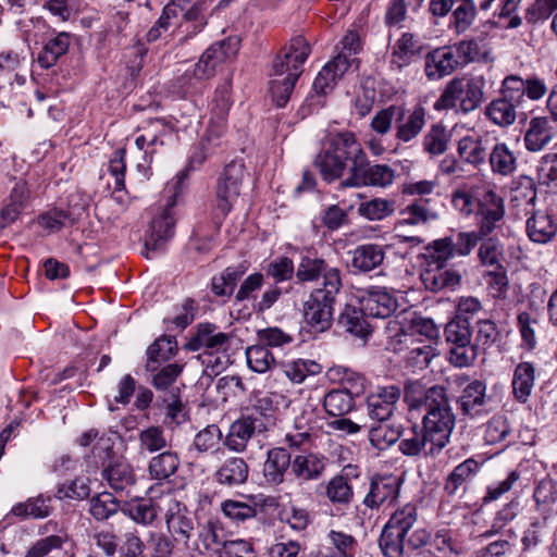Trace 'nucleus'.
<instances>
[{
	"label": "nucleus",
	"instance_id": "e433bc0d",
	"mask_svg": "<svg viewBox=\"0 0 557 557\" xmlns=\"http://www.w3.org/2000/svg\"><path fill=\"white\" fill-rule=\"evenodd\" d=\"M479 189L472 188L470 191L458 190L453 196V203L456 209L465 214L478 212L482 216V225L487 220L484 202L479 197Z\"/></svg>",
	"mask_w": 557,
	"mask_h": 557
},
{
	"label": "nucleus",
	"instance_id": "49530a36",
	"mask_svg": "<svg viewBox=\"0 0 557 557\" xmlns=\"http://www.w3.org/2000/svg\"><path fill=\"white\" fill-rule=\"evenodd\" d=\"M223 433L216 424H210L199 431L193 445L199 453H215L220 450Z\"/></svg>",
	"mask_w": 557,
	"mask_h": 557
},
{
	"label": "nucleus",
	"instance_id": "b1692460",
	"mask_svg": "<svg viewBox=\"0 0 557 557\" xmlns=\"http://www.w3.org/2000/svg\"><path fill=\"white\" fill-rule=\"evenodd\" d=\"M350 253V265L357 272H370L381 265L385 258L384 248L376 244L360 245Z\"/></svg>",
	"mask_w": 557,
	"mask_h": 557
},
{
	"label": "nucleus",
	"instance_id": "338daca9",
	"mask_svg": "<svg viewBox=\"0 0 557 557\" xmlns=\"http://www.w3.org/2000/svg\"><path fill=\"white\" fill-rule=\"evenodd\" d=\"M150 557H171L174 549L173 540L162 533H150L146 542Z\"/></svg>",
	"mask_w": 557,
	"mask_h": 557
},
{
	"label": "nucleus",
	"instance_id": "7ed1b4c3",
	"mask_svg": "<svg viewBox=\"0 0 557 557\" xmlns=\"http://www.w3.org/2000/svg\"><path fill=\"white\" fill-rule=\"evenodd\" d=\"M310 51L305 38L295 37L273 60L269 91L277 107H285L289 100Z\"/></svg>",
	"mask_w": 557,
	"mask_h": 557
},
{
	"label": "nucleus",
	"instance_id": "bb28decb",
	"mask_svg": "<svg viewBox=\"0 0 557 557\" xmlns=\"http://www.w3.org/2000/svg\"><path fill=\"white\" fill-rule=\"evenodd\" d=\"M326 375L332 382L341 384L342 391L349 393L355 398L364 392V377L351 369L334 366L327 370Z\"/></svg>",
	"mask_w": 557,
	"mask_h": 557
},
{
	"label": "nucleus",
	"instance_id": "052dcab7",
	"mask_svg": "<svg viewBox=\"0 0 557 557\" xmlns=\"http://www.w3.org/2000/svg\"><path fill=\"white\" fill-rule=\"evenodd\" d=\"M75 219L71 213L63 210H50L38 216V224L48 231V233H54L60 231L62 227L74 224Z\"/></svg>",
	"mask_w": 557,
	"mask_h": 557
},
{
	"label": "nucleus",
	"instance_id": "4468645a",
	"mask_svg": "<svg viewBox=\"0 0 557 557\" xmlns=\"http://www.w3.org/2000/svg\"><path fill=\"white\" fill-rule=\"evenodd\" d=\"M420 276L424 286L432 292L455 288L460 282V275L456 271L448 268L446 262L434 258H424Z\"/></svg>",
	"mask_w": 557,
	"mask_h": 557
},
{
	"label": "nucleus",
	"instance_id": "09e8293b",
	"mask_svg": "<svg viewBox=\"0 0 557 557\" xmlns=\"http://www.w3.org/2000/svg\"><path fill=\"white\" fill-rule=\"evenodd\" d=\"M248 367L257 373H265L275 363L274 356L264 345H253L247 348Z\"/></svg>",
	"mask_w": 557,
	"mask_h": 557
},
{
	"label": "nucleus",
	"instance_id": "e2e57ef3",
	"mask_svg": "<svg viewBox=\"0 0 557 557\" xmlns=\"http://www.w3.org/2000/svg\"><path fill=\"white\" fill-rule=\"evenodd\" d=\"M65 543V537L59 534L49 535L34 542L24 557H47L51 552L59 550Z\"/></svg>",
	"mask_w": 557,
	"mask_h": 557
},
{
	"label": "nucleus",
	"instance_id": "412c9836",
	"mask_svg": "<svg viewBox=\"0 0 557 557\" xmlns=\"http://www.w3.org/2000/svg\"><path fill=\"white\" fill-rule=\"evenodd\" d=\"M249 476V466L242 457H228L216 469L214 478L220 485L236 487L245 484Z\"/></svg>",
	"mask_w": 557,
	"mask_h": 557
},
{
	"label": "nucleus",
	"instance_id": "de8ad7c7",
	"mask_svg": "<svg viewBox=\"0 0 557 557\" xmlns=\"http://www.w3.org/2000/svg\"><path fill=\"white\" fill-rule=\"evenodd\" d=\"M11 513L22 519H41L50 515V507L47 500L39 496L28 498L24 503L14 505L11 509Z\"/></svg>",
	"mask_w": 557,
	"mask_h": 557
},
{
	"label": "nucleus",
	"instance_id": "bf43d9fd",
	"mask_svg": "<svg viewBox=\"0 0 557 557\" xmlns=\"http://www.w3.org/2000/svg\"><path fill=\"white\" fill-rule=\"evenodd\" d=\"M445 339L454 345L470 344L469 322L461 315L450 320L444 330Z\"/></svg>",
	"mask_w": 557,
	"mask_h": 557
},
{
	"label": "nucleus",
	"instance_id": "ddd939ff",
	"mask_svg": "<svg viewBox=\"0 0 557 557\" xmlns=\"http://www.w3.org/2000/svg\"><path fill=\"white\" fill-rule=\"evenodd\" d=\"M395 171L386 164L367 166V156L360 166L350 168V176L342 182L344 187L377 186L386 187L393 183Z\"/></svg>",
	"mask_w": 557,
	"mask_h": 557
},
{
	"label": "nucleus",
	"instance_id": "a211bd4d",
	"mask_svg": "<svg viewBox=\"0 0 557 557\" xmlns=\"http://www.w3.org/2000/svg\"><path fill=\"white\" fill-rule=\"evenodd\" d=\"M460 64L453 47H442L426 54L425 74L430 79L450 75Z\"/></svg>",
	"mask_w": 557,
	"mask_h": 557
},
{
	"label": "nucleus",
	"instance_id": "4c0bfd02",
	"mask_svg": "<svg viewBox=\"0 0 557 557\" xmlns=\"http://www.w3.org/2000/svg\"><path fill=\"white\" fill-rule=\"evenodd\" d=\"M534 384V368L529 362L520 363L515 371L512 388L516 398L524 403L531 394Z\"/></svg>",
	"mask_w": 557,
	"mask_h": 557
},
{
	"label": "nucleus",
	"instance_id": "5701e85b",
	"mask_svg": "<svg viewBox=\"0 0 557 557\" xmlns=\"http://www.w3.org/2000/svg\"><path fill=\"white\" fill-rule=\"evenodd\" d=\"M348 70V63L342 57H334L319 72L313 83V89L321 95L329 94Z\"/></svg>",
	"mask_w": 557,
	"mask_h": 557
},
{
	"label": "nucleus",
	"instance_id": "c03bdc74",
	"mask_svg": "<svg viewBox=\"0 0 557 557\" xmlns=\"http://www.w3.org/2000/svg\"><path fill=\"white\" fill-rule=\"evenodd\" d=\"M405 117V109L401 106H389L380 110L371 120V128L380 134L385 135L391 131L394 122L399 123Z\"/></svg>",
	"mask_w": 557,
	"mask_h": 557
},
{
	"label": "nucleus",
	"instance_id": "2f4dec72",
	"mask_svg": "<svg viewBox=\"0 0 557 557\" xmlns=\"http://www.w3.org/2000/svg\"><path fill=\"white\" fill-rule=\"evenodd\" d=\"M485 391L486 386L481 381H473L465 388L460 405L466 414L475 417L484 411Z\"/></svg>",
	"mask_w": 557,
	"mask_h": 557
},
{
	"label": "nucleus",
	"instance_id": "c85d7f7f",
	"mask_svg": "<svg viewBox=\"0 0 557 557\" xmlns=\"http://www.w3.org/2000/svg\"><path fill=\"white\" fill-rule=\"evenodd\" d=\"M177 351V342L172 336H161L149 345L147 349V363L148 371H157V366L162 362L169 361L175 356Z\"/></svg>",
	"mask_w": 557,
	"mask_h": 557
},
{
	"label": "nucleus",
	"instance_id": "6e6d98bb",
	"mask_svg": "<svg viewBox=\"0 0 557 557\" xmlns=\"http://www.w3.org/2000/svg\"><path fill=\"white\" fill-rule=\"evenodd\" d=\"M221 510L226 518L235 522H244L257 516V508L255 506L235 499L222 502Z\"/></svg>",
	"mask_w": 557,
	"mask_h": 557
},
{
	"label": "nucleus",
	"instance_id": "4d7b16f0",
	"mask_svg": "<svg viewBox=\"0 0 557 557\" xmlns=\"http://www.w3.org/2000/svg\"><path fill=\"white\" fill-rule=\"evenodd\" d=\"M490 165L500 175H508L516 169V158L505 145H496L490 154Z\"/></svg>",
	"mask_w": 557,
	"mask_h": 557
},
{
	"label": "nucleus",
	"instance_id": "20e7f679",
	"mask_svg": "<svg viewBox=\"0 0 557 557\" xmlns=\"http://www.w3.org/2000/svg\"><path fill=\"white\" fill-rule=\"evenodd\" d=\"M349 160L351 168L360 166L364 161V151L354 134L346 132L336 134L329 139L327 146L317 157L315 165L322 177L332 182L342 176Z\"/></svg>",
	"mask_w": 557,
	"mask_h": 557
},
{
	"label": "nucleus",
	"instance_id": "a19ab883",
	"mask_svg": "<svg viewBox=\"0 0 557 557\" xmlns=\"http://www.w3.org/2000/svg\"><path fill=\"white\" fill-rule=\"evenodd\" d=\"M400 434L399 426H394L388 421L377 422V425L369 428V440L377 449L392 446L399 440Z\"/></svg>",
	"mask_w": 557,
	"mask_h": 557
},
{
	"label": "nucleus",
	"instance_id": "f704fd0d",
	"mask_svg": "<svg viewBox=\"0 0 557 557\" xmlns=\"http://www.w3.org/2000/svg\"><path fill=\"white\" fill-rule=\"evenodd\" d=\"M458 154L467 163L482 164L486 158L485 143L479 136H466L458 143Z\"/></svg>",
	"mask_w": 557,
	"mask_h": 557
},
{
	"label": "nucleus",
	"instance_id": "aec40b11",
	"mask_svg": "<svg viewBox=\"0 0 557 557\" xmlns=\"http://www.w3.org/2000/svg\"><path fill=\"white\" fill-rule=\"evenodd\" d=\"M292 463V456L285 448L275 447L270 449L262 469L267 483L273 486L281 485Z\"/></svg>",
	"mask_w": 557,
	"mask_h": 557
},
{
	"label": "nucleus",
	"instance_id": "58836bf2",
	"mask_svg": "<svg viewBox=\"0 0 557 557\" xmlns=\"http://www.w3.org/2000/svg\"><path fill=\"white\" fill-rule=\"evenodd\" d=\"M435 351L431 345L422 343L421 339H417L407 354L405 355L406 368L412 372L423 370L428 368L431 360L434 358Z\"/></svg>",
	"mask_w": 557,
	"mask_h": 557
},
{
	"label": "nucleus",
	"instance_id": "ea45409f",
	"mask_svg": "<svg viewBox=\"0 0 557 557\" xmlns=\"http://www.w3.org/2000/svg\"><path fill=\"white\" fill-rule=\"evenodd\" d=\"M364 311L361 309H357L355 307H346L344 312L339 317V323L349 333L359 336L366 337L370 334V325L367 323L364 319Z\"/></svg>",
	"mask_w": 557,
	"mask_h": 557
},
{
	"label": "nucleus",
	"instance_id": "8fccbe9b",
	"mask_svg": "<svg viewBox=\"0 0 557 557\" xmlns=\"http://www.w3.org/2000/svg\"><path fill=\"white\" fill-rule=\"evenodd\" d=\"M425 123L424 110L421 108L414 109L408 117L397 123L396 137L401 141H409L414 138L423 128Z\"/></svg>",
	"mask_w": 557,
	"mask_h": 557
},
{
	"label": "nucleus",
	"instance_id": "f03ea898",
	"mask_svg": "<svg viewBox=\"0 0 557 557\" xmlns=\"http://www.w3.org/2000/svg\"><path fill=\"white\" fill-rule=\"evenodd\" d=\"M418 522L417 508L406 504L395 510L380 537V547L386 557H404L406 548L417 549L430 540V533L423 528H416Z\"/></svg>",
	"mask_w": 557,
	"mask_h": 557
},
{
	"label": "nucleus",
	"instance_id": "774afa93",
	"mask_svg": "<svg viewBox=\"0 0 557 557\" xmlns=\"http://www.w3.org/2000/svg\"><path fill=\"white\" fill-rule=\"evenodd\" d=\"M221 557H257L253 544L249 540H231L222 543Z\"/></svg>",
	"mask_w": 557,
	"mask_h": 557
},
{
	"label": "nucleus",
	"instance_id": "9b49d317",
	"mask_svg": "<svg viewBox=\"0 0 557 557\" xmlns=\"http://www.w3.org/2000/svg\"><path fill=\"white\" fill-rule=\"evenodd\" d=\"M245 177L244 163L234 161L225 166L216 186V205L223 214H227L237 201Z\"/></svg>",
	"mask_w": 557,
	"mask_h": 557
},
{
	"label": "nucleus",
	"instance_id": "a878e982",
	"mask_svg": "<svg viewBox=\"0 0 557 557\" xmlns=\"http://www.w3.org/2000/svg\"><path fill=\"white\" fill-rule=\"evenodd\" d=\"M335 271L338 280L341 277V271L337 268L330 267L323 259L304 257L296 270V277L299 282H312L323 276V288H326V277L329 274Z\"/></svg>",
	"mask_w": 557,
	"mask_h": 557
},
{
	"label": "nucleus",
	"instance_id": "a18cd8bd",
	"mask_svg": "<svg viewBox=\"0 0 557 557\" xmlns=\"http://www.w3.org/2000/svg\"><path fill=\"white\" fill-rule=\"evenodd\" d=\"M322 371V367L310 359H297L285 364V375L296 384L302 383L307 376L317 375Z\"/></svg>",
	"mask_w": 557,
	"mask_h": 557
},
{
	"label": "nucleus",
	"instance_id": "2eb2a0df",
	"mask_svg": "<svg viewBox=\"0 0 557 557\" xmlns=\"http://www.w3.org/2000/svg\"><path fill=\"white\" fill-rule=\"evenodd\" d=\"M263 430L259 419L252 416L240 417L231 424L223 445L231 451L244 453L253 434Z\"/></svg>",
	"mask_w": 557,
	"mask_h": 557
},
{
	"label": "nucleus",
	"instance_id": "dca6fc26",
	"mask_svg": "<svg viewBox=\"0 0 557 557\" xmlns=\"http://www.w3.org/2000/svg\"><path fill=\"white\" fill-rule=\"evenodd\" d=\"M361 306L367 315L385 319L396 311L398 301L386 287L375 286L364 290Z\"/></svg>",
	"mask_w": 557,
	"mask_h": 557
},
{
	"label": "nucleus",
	"instance_id": "6e6552de",
	"mask_svg": "<svg viewBox=\"0 0 557 557\" xmlns=\"http://www.w3.org/2000/svg\"><path fill=\"white\" fill-rule=\"evenodd\" d=\"M342 287V280L332 271L326 277V288L314 289L304 304V318L315 332L326 331L332 324L335 295Z\"/></svg>",
	"mask_w": 557,
	"mask_h": 557
},
{
	"label": "nucleus",
	"instance_id": "69168bd1",
	"mask_svg": "<svg viewBox=\"0 0 557 557\" xmlns=\"http://www.w3.org/2000/svg\"><path fill=\"white\" fill-rule=\"evenodd\" d=\"M183 366L177 363H170L161 369L153 371L152 385L161 392L169 393L173 383L181 375Z\"/></svg>",
	"mask_w": 557,
	"mask_h": 557
},
{
	"label": "nucleus",
	"instance_id": "c9c22d12",
	"mask_svg": "<svg viewBox=\"0 0 557 557\" xmlns=\"http://www.w3.org/2000/svg\"><path fill=\"white\" fill-rule=\"evenodd\" d=\"M323 407L332 417H344L355 407V397L342 389H332L323 398Z\"/></svg>",
	"mask_w": 557,
	"mask_h": 557
},
{
	"label": "nucleus",
	"instance_id": "6ab92c4d",
	"mask_svg": "<svg viewBox=\"0 0 557 557\" xmlns=\"http://www.w3.org/2000/svg\"><path fill=\"white\" fill-rule=\"evenodd\" d=\"M231 338L228 334L218 332L215 325L203 323L198 326L196 335L187 342L185 347L190 351H197L202 348L220 351L227 347Z\"/></svg>",
	"mask_w": 557,
	"mask_h": 557
},
{
	"label": "nucleus",
	"instance_id": "f257e3e1",
	"mask_svg": "<svg viewBox=\"0 0 557 557\" xmlns=\"http://www.w3.org/2000/svg\"><path fill=\"white\" fill-rule=\"evenodd\" d=\"M405 400L410 411L423 412V429L432 445L441 453L448 444L455 426L445 388L432 386L423 392L407 389Z\"/></svg>",
	"mask_w": 557,
	"mask_h": 557
},
{
	"label": "nucleus",
	"instance_id": "423d86ee",
	"mask_svg": "<svg viewBox=\"0 0 557 557\" xmlns=\"http://www.w3.org/2000/svg\"><path fill=\"white\" fill-rule=\"evenodd\" d=\"M238 47L237 38H227L210 46L195 64L194 70L186 71L178 79L184 94H190L191 90L197 89L199 83L214 76L219 65L236 55Z\"/></svg>",
	"mask_w": 557,
	"mask_h": 557
},
{
	"label": "nucleus",
	"instance_id": "473e14b6",
	"mask_svg": "<svg viewBox=\"0 0 557 557\" xmlns=\"http://www.w3.org/2000/svg\"><path fill=\"white\" fill-rule=\"evenodd\" d=\"M103 478L115 491H125L135 483L132 467L123 460L109 465L103 470Z\"/></svg>",
	"mask_w": 557,
	"mask_h": 557
},
{
	"label": "nucleus",
	"instance_id": "1a4fd4ad",
	"mask_svg": "<svg viewBox=\"0 0 557 557\" xmlns=\"http://www.w3.org/2000/svg\"><path fill=\"white\" fill-rule=\"evenodd\" d=\"M437 219V212L428 209L421 202H412L400 211V218L394 226L395 237L400 243H408L412 247L419 246L424 239L417 234V228Z\"/></svg>",
	"mask_w": 557,
	"mask_h": 557
},
{
	"label": "nucleus",
	"instance_id": "13d9d810",
	"mask_svg": "<svg viewBox=\"0 0 557 557\" xmlns=\"http://www.w3.org/2000/svg\"><path fill=\"white\" fill-rule=\"evenodd\" d=\"M450 139L449 132L442 125H433L423 139L425 151L431 154H442L447 149Z\"/></svg>",
	"mask_w": 557,
	"mask_h": 557
},
{
	"label": "nucleus",
	"instance_id": "9d476101",
	"mask_svg": "<svg viewBox=\"0 0 557 557\" xmlns=\"http://www.w3.org/2000/svg\"><path fill=\"white\" fill-rule=\"evenodd\" d=\"M158 507L168 531L181 540L188 541L194 531V519L185 504L177 499L174 493L168 492L158 498Z\"/></svg>",
	"mask_w": 557,
	"mask_h": 557
},
{
	"label": "nucleus",
	"instance_id": "393cba45",
	"mask_svg": "<svg viewBox=\"0 0 557 557\" xmlns=\"http://www.w3.org/2000/svg\"><path fill=\"white\" fill-rule=\"evenodd\" d=\"M553 139V127L549 119L537 116L531 119L529 128L524 134V144L529 151H540L546 147Z\"/></svg>",
	"mask_w": 557,
	"mask_h": 557
},
{
	"label": "nucleus",
	"instance_id": "0e129e2a",
	"mask_svg": "<svg viewBox=\"0 0 557 557\" xmlns=\"http://www.w3.org/2000/svg\"><path fill=\"white\" fill-rule=\"evenodd\" d=\"M337 48H339V51L335 57H342L348 63V69L352 66L358 67L359 61L355 55L360 51L361 45L359 35L356 32H347Z\"/></svg>",
	"mask_w": 557,
	"mask_h": 557
},
{
	"label": "nucleus",
	"instance_id": "0eeeda50",
	"mask_svg": "<svg viewBox=\"0 0 557 557\" xmlns=\"http://www.w3.org/2000/svg\"><path fill=\"white\" fill-rule=\"evenodd\" d=\"M504 252L505 243L490 237V296L495 299L493 320L490 319V325H494L495 322H505L512 307V300L507 295L509 282L503 265Z\"/></svg>",
	"mask_w": 557,
	"mask_h": 557
},
{
	"label": "nucleus",
	"instance_id": "c756f323",
	"mask_svg": "<svg viewBox=\"0 0 557 557\" xmlns=\"http://www.w3.org/2000/svg\"><path fill=\"white\" fill-rule=\"evenodd\" d=\"M399 449L407 456H416L419 454L435 456L440 454L437 448L432 445V442H430L424 429L422 428L419 431L417 426L412 428L400 442Z\"/></svg>",
	"mask_w": 557,
	"mask_h": 557
},
{
	"label": "nucleus",
	"instance_id": "7c9ffc66",
	"mask_svg": "<svg viewBox=\"0 0 557 557\" xmlns=\"http://www.w3.org/2000/svg\"><path fill=\"white\" fill-rule=\"evenodd\" d=\"M293 473L302 480H315L324 471V459L315 454H300L292 461Z\"/></svg>",
	"mask_w": 557,
	"mask_h": 557
},
{
	"label": "nucleus",
	"instance_id": "4be33fe9",
	"mask_svg": "<svg viewBox=\"0 0 557 557\" xmlns=\"http://www.w3.org/2000/svg\"><path fill=\"white\" fill-rule=\"evenodd\" d=\"M557 233V224L547 211L536 210L527 220V234L536 244L549 243Z\"/></svg>",
	"mask_w": 557,
	"mask_h": 557
},
{
	"label": "nucleus",
	"instance_id": "39448f33",
	"mask_svg": "<svg viewBox=\"0 0 557 557\" xmlns=\"http://www.w3.org/2000/svg\"><path fill=\"white\" fill-rule=\"evenodd\" d=\"M207 158L205 152H199L194 154L187 168L180 173L171 181L165 190L170 193V202L166 206V209L160 216H157L151 222L150 233L145 239V248H146V258H149V251H154L163 246V244L169 240L174 234V219L171 213V208L176 203V198L182 194L183 184L188 176L189 168H193L195 164L200 165Z\"/></svg>",
	"mask_w": 557,
	"mask_h": 557
},
{
	"label": "nucleus",
	"instance_id": "864d4df0",
	"mask_svg": "<svg viewBox=\"0 0 557 557\" xmlns=\"http://www.w3.org/2000/svg\"><path fill=\"white\" fill-rule=\"evenodd\" d=\"M490 120L499 126L511 125L516 121L515 106L507 98L490 102Z\"/></svg>",
	"mask_w": 557,
	"mask_h": 557
},
{
	"label": "nucleus",
	"instance_id": "37998d69",
	"mask_svg": "<svg viewBox=\"0 0 557 557\" xmlns=\"http://www.w3.org/2000/svg\"><path fill=\"white\" fill-rule=\"evenodd\" d=\"M420 47L413 35L405 33L394 46L392 63L401 69L419 52Z\"/></svg>",
	"mask_w": 557,
	"mask_h": 557
},
{
	"label": "nucleus",
	"instance_id": "f8f14e48",
	"mask_svg": "<svg viewBox=\"0 0 557 557\" xmlns=\"http://www.w3.org/2000/svg\"><path fill=\"white\" fill-rule=\"evenodd\" d=\"M401 482L394 475H375L371 479L363 505L370 509H381L393 505L399 496Z\"/></svg>",
	"mask_w": 557,
	"mask_h": 557
},
{
	"label": "nucleus",
	"instance_id": "603ef678",
	"mask_svg": "<svg viewBox=\"0 0 557 557\" xmlns=\"http://www.w3.org/2000/svg\"><path fill=\"white\" fill-rule=\"evenodd\" d=\"M325 495L333 504H348L352 498L354 492L346 476L336 475L329 481Z\"/></svg>",
	"mask_w": 557,
	"mask_h": 557
},
{
	"label": "nucleus",
	"instance_id": "79ce46f5",
	"mask_svg": "<svg viewBox=\"0 0 557 557\" xmlns=\"http://www.w3.org/2000/svg\"><path fill=\"white\" fill-rule=\"evenodd\" d=\"M178 465L176 454L165 451L150 460L149 474L154 480H165L176 472Z\"/></svg>",
	"mask_w": 557,
	"mask_h": 557
},
{
	"label": "nucleus",
	"instance_id": "3c124183",
	"mask_svg": "<svg viewBox=\"0 0 557 557\" xmlns=\"http://www.w3.org/2000/svg\"><path fill=\"white\" fill-rule=\"evenodd\" d=\"M460 61V64L473 62L480 57L485 58V38L480 36L475 39L461 41L453 47Z\"/></svg>",
	"mask_w": 557,
	"mask_h": 557
},
{
	"label": "nucleus",
	"instance_id": "f3484780",
	"mask_svg": "<svg viewBox=\"0 0 557 557\" xmlns=\"http://www.w3.org/2000/svg\"><path fill=\"white\" fill-rule=\"evenodd\" d=\"M399 397L400 389L396 386L379 387L367 398L369 417L377 422L389 421Z\"/></svg>",
	"mask_w": 557,
	"mask_h": 557
},
{
	"label": "nucleus",
	"instance_id": "5fc2aeb1",
	"mask_svg": "<svg viewBox=\"0 0 557 557\" xmlns=\"http://www.w3.org/2000/svg\"><path fill=\"white\" fill-rule=\"evenodd\" d=\"M393 211L394 202L381 198L361 202L358 207V213L371 221L382 220L388 216Z\"/></svg>",
	"mask_w": 557,
	"mask_h": 557
},
{
	"label": "nucleus",
	"instance_id": "72a5a7b5",
	"mask_svg": "<svg viewBox=\"0 0 557 557\" xmlns=\"http://www.w3.org/2000/svg\"><path fill=\"white\" fill-rule=\"evenodd\" d=\"M69 47L70 34L65 32L59 33L45 45L41 53L38 55L39 64L45 69L53 66L58 59L67 52Z\"/></svg>",
	"mask_w": 557,
	"mask_h": 557
},
{
	"label": "nucleus",
	"instance_id": "680f3d73",
	"mask_svg": "<svg viewBox=\"0 0 557 557\" xmlns=\"http://www.w3.org/2000/svg\"><path fill=\"white\" fill-rule=\"evenodd\" d=\"M119 509V503L110 493H102L90 500L89 512L97 520H106Z\"/></svg>",
	"mask_w": 557,
	"mask_h": 557
},
{
	"label": "nucleus",
	"instance_id": "cd10ccee",
	"mask_svg": "<svg viewBox=\"0 0 557 557\" xmlns=\"http://www.w3.org/2000/svg\"><path fill=\"white\" fill-rule=\"evenodd\" d=\"M484 465V460L478 461L473 458H469L458 465L447 476L444 490L445 492L454 496L463 488L465 483L475 475Z\"/></svg>",
	"mask_w": 557,
	"mask_h": 557
}]
</instances>
